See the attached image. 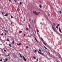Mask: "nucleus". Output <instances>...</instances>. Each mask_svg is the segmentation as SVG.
Instances as JSON below:
<instances>
[{
	"label": "nucleus",
	"instance_id": "1a4fd4ad",
	"mask_svg": "<svg viewBox=\"0 0 62 62\" xmlns=\"http://www.w3.org/2000/svg\"><path fill=\"white\" fill-rule=\"evenodd\" d=\"M41 39H42V41H43L44 42V40H43V39H42V38H41Z\"/></svg>",
	"mask_w": 62,
	"mask_h": 62
},
{
	"label": "nucleus",
	"instance_id": "9b49d317",
	"mask_svg": "<svg viewBox=\"0 0 62 62\" xmlns=\"http://www.w3.org/2000/svg\"><path fill=\"white\" fill-rule=\"evenodd\" d=\"M45 48V49H46V50H48V49H47V48H46V47L45 46H44Z\"/></svg>",
	"mask_w": 62,
	"mask_h": 62
},
{
	"label": "nucleus",
	"instance_id": "b1692460",
	"mask_svg": "<svg viewBox=\"0 0 62 62\" xmlns=\"http://www.w3.org/2000/svg\"><path fill=\"white\" fill-rule=\"evenodd\" d=\"M8 59H5V61H8Z\"/></svg>",
	"mask_w": 62,
	"mask_h": 62
},
{
	"label": "nucleus",
	"instance_id": "58836bf2",
	"mask_svg": "<svg viewBox=\"0 0 62 62\" xmlns=\"http://www.w3.org/2000/svg\"><path fill=\"white\" fill-rule=\"evenodd\" d=\"M37 32H39V30H37Z\"/></svg>",
	"mask_w": 62,
	"mask_h": 62
},
{
	"label": "nucleus",
	"instance_id": "a878e982",
	"mask_svg": "<svg viewBox=\"0 0 62 62\" xmlns=\"http://www.w3.org/2000/svg\"><path fill=\"white\" fill-rule=\"evenodd\" d=\"M7 41H9V39H7Z\"/></svg>",
	"mask_w": 62,
	"mask_h": 62
},
{
	"label": "nucleus",
	"instance_id": "20e7f679",
	"mask_svg": "<svg viewBox=\"0 0 62 62\" xmlns=\"http://www.w3.org/2000/svg\"><path fill=\"white\" fill-rule=\"evenodd\" d=\"M23 60H24V61H26V59L25 58V57H24V56H23Z\"/></svg>",
	"mask_w": 62,
	"mask_h": 62
},
{
	"label": "nucleus",
	"instance_id": "7c9ffc66",
	"mask_svg": "<svg viewBox=\"0 0 62 62\" xmlns=\"http://www.w3.org/2000/svg\"><path fill=\"white\" fill-rule=\"evenodd\" d=\"M4 52H6V50L5 49H4Z\"/></svg>",
	"mask_w": 62,
	"mask_h": 62
},
{
	"label": "nucleus",
	"instance_id": "603ef678",
	"mask_svg": "<svg viewBox=\"0 0 62 62\" xmlns=\"http://www.w3.org/2000/svg\"><path fill=\"white\" fill-rule=\"evenodd\" d=\"M29 21L30 22V20H29Z\"/></svg>",
	"mask_w": 62,
	"mask_h": 62
},
{
	"label": "nucleus",
	"instance_id": "864d4df0",
	"mask_svg": "<svg viewBox=\"0 0 62 62\" xmlns=\"http://www.w3.org/2000/svg\"><path fill=\"white\" fill-rule=\"evenodd\" d=\"M3 62H5V61H4Z\"/></svg>",
	"mask_w": 62,
	"mask_h": 62
},
{
	"label": "nucleus",
	"instance_id": "2eb2a0df",
	"mask_svg": "<svg viewBox=\"0 0 62 62\" xmlns=\"http://www.w3.org/2000/svg\"><path fill=\"white\" fill-rule=\"evenodd\" d=\"M29 28H31V27H30V24L29 25Z\"/></svg>",
	"mask_w": 62,
	"mask_h": 62
},
{
	"label": "nucleus",
	"instance_id": "ea45409f",
	"mask_svg": "<svg viewBox=\"0 0 62 62\" xmlns=\"http://www.w3.org/2000/svg\"><path fill=\"white\" fill-rule=\"evenodd\" d=\"M39 51L40 52H41V50H40V49H39Z\"/></svg>",
	"mask_w": 62,
	"mask_h": 62
},
{
	"label": "nucleus",
	"instance_id": "9d476101",
	"mask_svg": "<svg viewBox=\"0 0 62 62\" xmlns=\"http://www.w3.org/2000/svg\"><path fill=\"white\" fill-rule=\"evenodd\" d=\"M35 40L37 42H38V40H37V39H36V38H35Z\"/></svg>",
	"mask_w": 62,
	"mask_h": 62
},
{
	"label": "nucleus",
	"instance_id": "c03bdc74",
	"mask_svg": "<svg viewBox=\"0 0 62 62\" xmlns=\"http://www.w3.org/2000/svg\"><path fill=\"white\" fill-rule=\"evenodd\" d=\"M32 22L33 23V20H32Z\"/></svg>",
	"mask_w": 62,
	"mask_h": 62
},
{
	"label": "nucleus",
	"instance_id": "5701e85b",
	"mask_svg": "<svg viewBox=\"0 0 62 62\" xmlns=\"http://www.w3.org/2000/svg\"><path fill=\"white\" fill-rule=\"evenodd\" d=\"M59 13H60V14H61V13H62V12H61V11H60Z\"/></svg>",
	"mask_w": 62,
	"mask_h": 62
},
{
	"label": "nucleus",
	"instance_id": "e433bc0d",
	"mask_svg": "<svg viewBox=\"0 0 62 62\" xmlns=\"http://www.w3.org/2000/svg\"><path fill=\"white\" fill-rule=\"evenodd\" d=\"M5 35H6V36L7 35V34L6 33H5Z\"/></svg>",
	"mask_w": 62,
	"mask_h": 62
},
{
	"label": "nucleus",
	"instance_id": "79ce46f5",
	"mask_svg": "<svg viewBox=\"0 0 62 62\" xmlns=\"http://www.w3.org/2000/svg\"><path fill=\"white\" fill-rule=\"evenodd\" d=\"M37 61H39V59H37Z\"/></svg>",
	"mask_w": 62,
	"mask_h": 62
},
{
	"label": "nucleus",
	"instance_id": "a19ab883",
	"mask_svg": "<svg viewBox=\"0 0 62 62\" xmlns=\"http://www.w3.org/2000/svg\"><path fill=\"white\" fill-rule=\"evenodd\" d=\"M57 25L58 26H59V24H57Z\"/></svg>",
	"mask_w": 62,
	"mask_h": 62
},
{
	"label": "nucleus",
	"instance_id": "7ed1b4c3",
	"mask_svg": "<svg viewBox=\"0 0 62 62\" xmlns=\"http://www.w3.org/2000/svg\"><path fill=\"white\" fill-rule=\"evenodd\" d=\"M38 53H39V54H42V55H44V54H43V53L41 52H40L39 51H38Z\"/></svg>",
	"mask_w": 62,
	"mask_h": 62
},
{
	"label": "nucleus",
	"instance_id": "f704fd0d",
	"mask_svg": "<svg viewBox=\"0 0 62 62\" xmlns=\"http://www.w3.org/2000/svg\"><path fill=\"white\" fill-rule=\"evenodd\" d=\"M15 2H16V1L15 0H14Z\"/></svg>",
	"mask_w": 62,
	"mask_h": 62
},
{
	"label": "nucleus",
	"instance_id": "4be33fe9",
	"mask_svg": "<svg viewBox=\"0 0 62 62\" xmlns=\"http://www.w3.org/2000/svg\"><path fill=\"white\" fill-rule=\"evenodd\" d=\"M19 5H22V2H21L20 4H19Z\"/></svg>",
	"mask_w": 62,
	"mask_h": 62
},
{
	"label": "nucleus",
	"instance_id": "3c124183",
	"mask_svg": "<svg viewBox=\"0 0 62 62\" xmlns=\"http://www.w3.org/2000/svg\"><path fill=\"white\" fill-rule=\"evenodd\" d=\"M25 21V19L24 20V21Z\"/></svg>",
	"mask_w": 62,
	"mask_h": 62
},
{
	"label": "nucleus",
	"instance_id": "49530a36",
	"mask_svg": "<svg viewBox=\"0 0 62 62\" xmlns=\"http://www.w3.org/2000/svg\"><path fill=\"white\" fill-rule=\"evenodd\" d=\"M48 16H50V14H48Z\"/></svg>",
	"mask_w": 62,
	"mask_h": 62
},
{
	"label": "nucleus",
	"instance_id": "473e14b6",
	"mask_svg": "<svg viewBox=\"0 0 62 62\" xmlns=\"http://www.w3.org/2000/svg\"><path fill=\"white\" fill-rule=\"evenodd\" d=\"M1 36H3V33H2V34H1Z\"/></svg>",
	"mask_w": 62,
	"mask_h": 62
},
{
	"label": "nucleus",
	"instance_id": "412c9836",
	"mask_svg": "<svg viewBox=\"0 0 62 62\" xmlns=\"http://www.w3.org/2000/svg\"><path fill=\"white\" fill-rule=\"evenodd\" d=\"M44 44H45V45L46 46L47 45H46V43H45V42H44Z\"/></svg>",
	"mask_w": 62,
	"mask_h": 62
},
{
	"label": "nucleus",
	"instance_id": "4c0bfd02",
	"mask_svg": "<svg viewBox=\"0 0 62 62\" xmlns=\"http://www.w3.org/2000/svg\"><path fill=\"white\" fill-rule=\"evenodd\" d=\"M9 55H10V54H9L7 55V56H9Z\"/></svg>",
	"mask_w": 62,
	"mask_h": 62
},
{
	"label": "nucleus",
	"instance_id": "09e8293b",
	"mask_svg": "<svg viewBox=\"0 0 62 62\" xmlns=\"http://www.w3.org/2000/svg\"><path fill=\"white\" fill-rule=\"evenodd\" d=\"M12 24V23H11V24Z\"/></svg>",
	"mask_w": 62,
	"mask_h": 62
},
{
	"label": "nucleus",
	"instance_id": "4468645a",
	"mask_svg": "<svg viewBox=\"0 0 62 62\" xmlns=\"http://www.w3.org/2000/svg\"><path fill=\"white\" fill-rule=\"evenodd\" d=\"M21 44H21V43H19L18 44L19 45H21Z\"/></svg>",
	"mask_w": 62,
	"mask_h": 62
},
{
	"label": "nucleus",
	"instance_id": "c756f323",
	"mask_svg": "<svg viewBox=\"0 0 62 62\" xmlns=\"http://www.w3.org/2000/svg\"><path fill=\"white\" fill-rule=\"evenodd\" d=\"M26 48H28V46H26Z\"/></svg>",
	"mask_w": 62,
	"mask_h": 62
},
{
	"label": "nucleus",
	"instance_id": "f257e3e1",
	"mask_svg": "<svg viewBox=\"0 0 62 62\" xmlns=\"http://www.w3.org/2000/svg\"><path fill=\"white\" fill-rule=\"evenodd\" d=\"M33 13H34L36 15H38L40 13L39 12L37 13V12H36V11H33Z\"/></svg>",
	"mask_w": 62,
	"mask_h": 62
},
{
	"label": "nucleus",
	"instance_id": "aec40b11",
	"mask_svg": "<svg viewBox=\"0 0 62 62\" xmlns=\"http://www.w3.org/2000/svg\"><path fill=\"white\" fill-rule=\"evenodd\" d=\"M53 24L55 26V24L54 23Z\"/></svg>",
	"mask_w": 62,
	"mask_h": 62
},
{
	"label": "nucleus",
	"instance_id": "39448f33",
	"mask_svg": "<svg viewBox=\"0 0 62 62\" xmlns=\"http://www.w3.org/2000/svg\"><path fill=\"white\" fill-rule=\"evenodd\" d=\"M19 54L20 55V57L21 58H22V55H21V54L20 53H19Z\"/></svg>",
	"mask_w": 62,
	"mask_h": 62
},
{
	"label": "nucleus",
	"instance_id": "5fc2aeb1",
	"mask_svg": "<svg viewBox=\"0 0 62 62\" xmlns=\"http://www.w3.org/2000/svg\"><path fill=\"white\" fill-rule=\"evenodd\" d=\"M30 37H31V36H30Z\"/></svg>",
	"mask_w": 62,
	"mask_h": 62
},
{
	"label": "nucleus",
	"instance_id": "6ab92c4d",
	"mask_svg": "<svg viewBox=\"0 0 62 62\" xmlns=\"http://www.w3.org/2000/svg\"><path fill=\"white\" fill-rule=\"evenodd\" d=\"M22 31H19V33H22Z\"/></svg>",
	"mask_w": 62,
	"mask_h": 62
},
{
	"label": "nucleus",
	"instance_id": "cd10ccee",
	"mask_svg": "<svg viewBox=\"0 0 62 62\" xmlns=\"http://www.w3.org/2000/svg\"><path fill=\"white\" fill-rule=\"evenodd\" d=\"M26 29L27 30H28V29L27 28H26Z\"/></svg>",
	"mask_w": 62,
	"mask_h": 62
},
{
	"label": "nucleus",
	"instance_id": "a18cd8bd",
	"mask_svg": "<svg viewBox=\"0 0 62 62\" xmlns=\"http://www.w3.org/2000/svg\"><path fill=\"white\" fill-rule=\"evenodd\" d=\"M10 2H11V0H9Z\"/></svg>",
	"mask_w": 62,
	"mask_h": 62
},
{
	"label": "nucleus",
	"instance_id": "de8ad7c7",
	"mask_svg": "<svg viewBox=\"0 0 62 62\" xmlns=\"http://www.w3.org/2000/svg\"><path fill=\"white\" fill-rule=\"evenodd\" d=\"M39 2L40 3H41V1H40Z\"/></svg>",
	"mask_w": 62,
	"mask_h": 62
},
{
	"label": "nucleus",
	"instance_id": "c9c22d12",
	"mask_svg": "<svg viewBox=\"0 0 62 62\" xmlns=\"http://www.w3.org/2000/svg\"><path fill=\"white\" fill-rule=\"evenodd\" d=\"M17 11H18L19 10V9L17 8Z\"/></svg>",
	"mask_w": 62,
	"mask_h": 62
},
{
	"label": "nucleus",
	"instance_id": "423d86ee",
	"mask_svg": "<svg viewBox=\"0 0 62 62\" xmlns=\"http://www.w3.org/2000/svg\"><path fill=\"white\" fill-rule=\"evenodd\" d=\"M59 31H60V32H61V29H60V28H59Z\"/></svg>",
	"mask_w": 62,
	"mask_h": 62
},
{
	"label": "nucleus",
	"instance_id": "72a5a7b5",
	"mask_svg": "<svg viewBox=\"0 0 62 62\" xmlns=\"http://www.w3.org/2000/svg\"><path fill=\"white\" fill-rule=\"evenodd\" d=\"M48 53L49 54H50V53L49 52H48Z\"/></svg>",
	"mask_w": 62,
	"mask_h": 62
},
{
	"label": "nucleus",
	"instance_id": "2f4dec72",
	"mask_svg": "<svg viewBox=\"0 0 62 62\" xmlns=\"http://www.w3.org/2000/svg\"><path fill=\"white\" fill-rule=\"evenodd\" d=\"M11 18H13V16H11Z\"/></svg>",
	"mask_w": 62,
	"mask_h": 62
},
{
	"label": "nucleus",
	"instance_id": "ddd939ff",
	"mask_svg": "<svg viewBox=\"0 0 62 62\" xmlns=\"http://www.w3.org/2000/svg\"><path fill=\"white\" fill-rule=\"evenodd\" d=\"M33 58H34V59H36V57H35V56L33 57Z\"/></svg>",
	"mask_w": 62,
	"mask_h": 62
},
{
	"label": "nucleus",
	"instance_id": "a211bd4d",
	"mask_svg": "<svg viewBox=\"0 0 62 62\" xmlns=\"http://www.w3.org/2000/svg\"><path fill=\"white\" fill-rule=\"evenodd\" d=\"M56 28L57 29H58V26H56Z\"/></svg>",
	"mask_w": 62,
	"mask_h": 62
},
{
	"label": "nucleus",
	"instance_id": "f3484780",
	"mask_svg": "<svg viewBox=\"0 0 62 62\" xmlns=\"http://www.w3.org/2000/svg\"><path fill=\"white\" fill-rule=\"evenodd\" d=\"M9 45L10 47H11V45L10 44H9Z\"/></svg>",
	"mask_w": 62,
	"mask_h": 62
},
{
	"label": "nucleus",
	"instance_id": "37998d69",
	"mask_svg": "<svg viewBox=\"0 0 62 62\" xmlns=\"http://www.w3.org/2000/svg\"><path fill=\"white\" fill-rule=\"evenodd\" d=\"M2 14H4V13L2 12Z\"/></svg>",
	"mask_w": 62,
	"mask_h": 62
},
{
	"label": "nucleus",
	"instance_id": "6e6552de",
	"mask_svg": "<svg viewBox=\"0 0 62 62\" xmlns=\"http://www.w3.org/2000/svg\"><path fill=\"white\" fill-rule=\"evenodd\" d=\"M41 7H42L41 5H39V7H40V8H41Z\"/></svg>",
	"mask_w": 62,
	"mask_h": 62
},
{
	"label": "nucleus",
	"instance_id": "0eeeda50",
	"mask_svg": "<svg viewBox=\"0 0 62 62\" xmlns=\"http://www.w3.org/2000/svg\"><path fill=\"white\" fill-rule=\"evenodd\" d=\"M4 16H8V13H6L5 15Z\"/></svg>",
	"mask_w": 62,
	"mask_h": 62
},
{
	"label": "nucleus",
	"instance_id": "bb28decb",
	"mask_svg": "<svg viewBox=\"0 0 62 62\" xmlns=\"http://www.w3.org/2000/svg\"><path fill=\"white\" fill-rule=\"evenodd\" d=\"M24 37L25 36V34L24 33Z\"/></svg>",
	"mask_w": 62,
	"mask_h": 62
},
{
	"label": "nucleus",
	"instance_id": "8fccbe9b",
	"mask_svg": "<svg viewBox=\"0 0 62 62\" xmlns=\"http://www.w3.org/2000/svg\"><path fill=\"white\" fill-rule=\"evenodd\" d=\"M18 44H18V43H17V45H18Z\"/></svg>",
	"mask_w": 62,
	"mask_h": 62
},
{
	"label": "nucleus",
	"instance_id": "f03ea898",
	"mask_svg": "<svg viewBox=\"0 0 62 62\" xmlns=\"http://www.w3.org/2000/svg\"><path fill=\"white\" fill-rule=\"evenodd\" d=\"M52 29L54 31V32H55V29H54V28L53 25H52Z\"/></svg>",
	"mask_w": 62,
	"mask_h": 62
},
{
	"label": "nucleus",
	"instance_id": "c85d7f7f",
	"mask_svg": "<svg viewBox=\"0 0 62 62\" xmlns=\"http://www.w3.org/2000/svg\"><path fill=\"white\" fill-rule=\"evenodd\" d=\"M37 52V50H35L34 51V52Z\"/></svg>",
	"mask_w": 62,
	"mask_h": 62
},
{
	"label": "nucleus",
	"instance_id": "f8f14e48",
	"mask_svg": "<svg viewBox=\"0 0 62 62\" xmlns=\"http://www.w3.org/2000/svg\"><path fill=\"white\" fill-rule=\"evenodd\" d=\"M4 31H5L6 32H7V33H8V31L6 30H4Z\"/></svg>",
	"mask_w": 62,
	"mask_h": 62
},
{
	"label": "nucleus",
	"instance_id": "dca6fc26",
	"mask_svg": "<svg viewBox=\"0 0 62 62\" xmlns=\"http://www.w3.org/2000/svg\"><path fill=\"white\" fill-rule=\"evenodd\" d=\"M14 41H13V42H12V44H14Z\"/></svg>",
	"mask_w": 62,
	"mask_h": 62
},
{
	"label": "nucleus",
	"instance_id": "393cba45",
	"mask_svg": "<svg viewBox=\"0 0 62 62\" xmlns=\"http://www.w3.org/2000/svg\"><path fill=\"white\" fill-rule=\"evenodd\" d=\"M0 62H2V59H0Z\"/></svg>",
	"mask_w": 62,
	"mask_h": 62
}]
</instances>
